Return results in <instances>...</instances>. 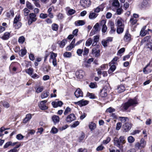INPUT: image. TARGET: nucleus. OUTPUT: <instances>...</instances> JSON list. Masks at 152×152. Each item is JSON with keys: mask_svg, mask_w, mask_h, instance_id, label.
I'll list each match as a JSON object with an SVG mask.
<instances>
[{"mask_svg": "<svg viewBox=\"0 0 152 152\" xmlns=\"http://www.w3.org/2000/svg\"><path fill=\"white\" fill-rule=\"evenodd\" d=\"M138 104V102L136 97L133 99H129L127 102L123 104L121 106L122 109L124 111H126L129 107H135Z\"/></svg>", "mask_w": 152, "mask_h": 152, "instance_id": "nucleus-1", "label": "nucleus"}, {"mask_svg": "<svg viewBox=\"0 0 152 152\" xmlns=\"http://www.w3.org/2000/svg\"><path fill=\"white\" fill-rule=\"evenodd\" d=\"M151 37V36L150 35L146 36L142 39L140 42L141 45L146 42L145 47L150 51H152V39L150 40Z\"/></svg>", "mask_w": 152, "mask_h": 152, "instance_id": "nucleus-2", "label": "nucleus"}, {"mask_svg": "<svg viewBox=\"0 0 152 152\" xmlns=\"http://www.w3.org/2000/svg\"><path fill=\"white\" fill-rule=\"evenodd\" d=\"M50 56L49 58V61L50 62H51V60H52V63L54 67H56L57 66V61L56 57L57 56V54L55 53L53 51L49 52Z\"/></svg>", "mask_w": 152, "mask_h": 152, "instance_id": "nucleus-3", "label": "nucleus"}, {"mask_svg": "<svg viewBox=\"0 0 152 152\" xmlns=\"http://www.w3.org/2000/svg\"><path fill=\"white\" fill-rule=\"evenodd\" d=\"M37 15L35 13H30L28 15V24L29 26H30L33 23L35 22L37 20Z\"/></svg>", "mask_w": 152, "mask_h": 152, "instance_id": "nucleus-4", "label": "nucleus"}, {"mask_svg": "<svg viewBox=\"0 0 152 152\" xmlns=\"http://www.w3.org/2000/svg\"><path fill=\"white\" fill-rule=\"evenodd\" d=\"M146 145V142L144 139H141L140 142H138L135 143L134 148L136 149H140L145 148Z\"/></svg>", "mask_w": 152, "mask_h": 152, "instance_id": "nucleus-5", "label": "nucleus"}, {"mask_svg": "<svg viewBox=\"0 0 152 152\" xmlns=\"http://www.w3.org/2000/svg\"><path fill=\"white\" fill-rule=\"evenodd\" d=\"M20 66V65L19 63L17 62H13L9 67V69L10 71L15 72Z\"/></svg>", "mask_w": 152, "mask_h": 152, "instance_id": "nucleus-6", "label": "nucleus"}, {"mask_svg": "<svg viewBox=\"0 0 152 152\" xmlns=\"http://www.w3.org/2000/svg\"><path fill=\"white\" fill-rule=\"evenodd\" d=\"M132 124L129 122H125L122 126L123 131L124 132H129L132 126Z\"/></svg>", "mask_w": 152, "mask_h": 152, "instance_id": "nucleus-7", "label": "nucleus"}, {"mask_svg": "<svg viewBox=\"0 0 152 152\" xmlns=\"http://www.w3.org/2000/svg\"><path fill=\"white\" fill-rule=\"evenodd\" d=\"M80 3L81 6L84 8L89 7L91 4L90 0H80Z\"/></svg>", "mask_w": 152, "mask_h": 152, "instance_id": "nucleus-8", "label": "nucleus"}, {"mask_svg": "<svg viewBox=\"0 0 152 152\" xmlns=\"http://www.w3.org/2000/svg\"><path fill=\"white\" fill-rule=\"evenodd\" d=\"M47 102V100H45L41 101L38 104V106L39 108L42 110H47L48 109V107L46 105V103Z\"/></svg>", "mask_w": 152, "mask_h": 152, "instance_id": "nucleus-9", "label": "nucleus"}, {"mask_svg": "<svg viewBox=\"0 0 152 152\" xmlns=\"http://www.w3.org/2000/svg\"><path fill=\"white\" fill-rule=\"evenodd\" d=\"M75 104H77L80 107L87 105L88 104L89 101L82 99L77 102H74Z\"/></svg>", "mask_w": 152, "mask_h": 152, "instance_id": "nucleus-10", "label": "nucleus"}, {"mask_svg": "<svg viewBox=\"0 0 152 152\" xmlns=\"http://www.w3.org/2000/svg\"><path fill=\"white\" fill-rule=\"evenodd\" d=\"M76 119V117L74 114L71 113L68 115L66 119V121L68 123H71Z\"/></svg>", "mask_w": 152, "mask_h": 152, "instance_id": "nucleus-11", "label": "nucleus"}, {"mask_svg": "<svg viewBox=\"0 0 152 152\" xmlns=\"http://www.w3.org/2000/svg\"><path fill=\"white\" fill-rule=\"evenodd\" d=\"M114 145L117 147H118L120 149L123 148V146L121 144L119 139L117 137H115L114 139Z\"/></svg>", "mask_w": 152, "mask_h": 152, "instance_id": "nucleus-12", "label": "nucleus"}, {"mask_svg": "<svg viewBox=\"0 0 152 152\" xmlns=\"http://www.w3.org/2000/svg\"><path fill=\"white\" fill-rule=\"evenodd\" d=\"M152 61V58H151V60L149 62L148 64L144 67L143 70V71L144 73L145 74H147L148 73L151 72L152 71V69H148V70H147L146 69L147 67L149 66L151 63V62Z\"/></svg>", "mask_w": 152, "mask_h": 152, "instance_id": "nucleus-13", "label": "nucleus"}, {"mask_svg": "<svg viewBox=\"0 0 152 152\" xmlns=\"http://www.w3.org/2000/svg\"><path fill=\"white\" fill-rule=\"evenodd\" d=\"M77 141L78 142L80 143L83 141L85 137V134L83 131L81 132L80 134L77 136Z\"/></svg>", "mask_w": 152, "mask_h": 152, "instance_id": "nucleus-14", "label": "nucleus"}, {"mask_svg": "<svg viewBox=\"0 0 152 152\" xmlns=\"http://www.w3.org/2000/svg\"><path fill=\"white\" fill-rule=\"evenodd\" d=\"M75 74L77 78L81 79L83 78L85 75V72L82 70H79L76 72Z\"/></svg>", "mask_w": 152, "mask_h": 152, "instance_id": "nucleus-15", "label": "nucleus"}, {"mask_svg": "<svg viewBox=\"0 0 152 152\" xmlns=\"http://www.w3.org/2000/svg\"><path fill=\"white\" fill-rule=\"evenodd\" d=\"M149 6V5L147 0H144L142 2L140 8L141 9H146Z\"/></svg>", "mask_w": 152, "mask_h": 152, "instance_id": "nucleus-16", "label": "nucleus"}, {"mask_svg": "<svg viewBox=\"0 0 152 152\" xmlns=\"http://www.w3.org/2000/svg\"><path fill=\"white\" fill-rule=\"evenodd\" d=\"M100 49L93 48L92 50L91 53L95 57H97L100 56Z\"/></svg>", "mask_w": 152, "mask_h": 152, "instance_id": "nucleus-17", "label": "nucleus"}, {"mask_svg": "<svg viewBox=\"0 0 152 152\" xmlns=\"http://www.w3.org/2000/svg\"><path fill=\"white\" fill-rule=\"evenodd\" d=\"M83 91L79 88L77 89L74 93L75 95L77 98L83 97Z\"/></svg>", "mask_w": 152, "mask_h": 152, "instance_id": "nucleus-18", "label": "nucleus"}, {"mask_svg": "<svg viewBox=\"0 0 152 152\" xmlns=\"http://www.w3.org/2000/svg\"><path fill=\"white\" fill-rule=\"evenodd\" d=\"M131 35L129 33V30H126L124 37V40L126 42H129L131 39Z\"/></svg>", "mask_w": 152, "mask_h": 152, "instance_id": "nucleus-19", "label": "nucleus"}, {"mask_svg": "<svg viewBox=\"0 0 152 152\" xmlns=\"http://www.w3.org/2000/svg\"><path fill=\"white\" fill-rule=\"evenodd\" d=\"M152 33V30L148 28L147 30H145L142 32V31H140V35L141 37H144L146 34H150Z\"/></svg>", "mask_w": 152, "mask_h": 152, "instance_id": "nucleus-20", "label": "nucleus"}, {"mask_svg": "<svg viewBox=\"0 0 152 152\" xmlns=\"http://www.w3.org/2000/svg\"><path fill=\"white\" fill-rule=\"evenodd\" d=\"M51 119L54 125H56L60 121L59 117L56 115H53L52 116Z\"/></svg>", "mask_w": 152, "mask_h": 152, "instance_id": "nucleus-21", "label": "nucleus"}, {"mask_svg": "<svg viewBox=\"0 0 152 152\" xmlns=\"http://www.w3.org/2000/svg\"><path fill=\"white\" fill-rule=\"evenodd\" d=\"M104 4H102L100 5H99L97 7L94 9V12H95L98 13L100 11H102L104 8Z\"/></svg>", "mask_w": 152, "mask_h": 152, "instance_id": "nucleus-22", "label": "nucleus"}, {"mask_svg": "<svg viewBox=\"0 0 152 152\" xmlns=\"http://www.w3.org/2000/svg\"><path fill=\"white\" fill-rule=\"evenodd\" d=\"M10 37V32H6L4 34L1 38L3 40H7Z\"/></svg>", "mask_w": 152, "mask_h": 152, "instance_id": "nucleus-23", "label": "nucleus"}, {"mask_svg": "<svg viewBox=\"0 0 152 152\" xmlns=\"http://www.w3.org/2000/svg\"><path fill=\"white\" fill-rule=\"evenodd\" d=\"M67 42V40L66 39H63L62 41L59 40L57 42V44H58L61 48H63Z\"/></svg>", "mask_w": 152, "mask_h": 152, "instance_id": "nucleus-24", "label": "nucleus"}, {"mask_svg": "<svg viewBox=\"0 0 152 152\" xmlns=\"http://www.w3.org/2000/svg\"><path fill=\"white\" fill-rule=\"evenodd\" d=\"M31 118L32 115L31 114H27L23 120V123L24 124H26L31 119Z\"/></svg>", "mask_w": 152, "mask_h": 152, "instance_id": "nucleus-25", "label": "nucleus"}, {"mask_svg": "<svg viewBox=\"0 0 152 152\" xmlns=\"http://www.w3.org/2000/svg\"><path fill=\"white\" fill-rule=\"evenodd\" d=\"M49 95V90H45L42 93L41 97L42 99H44L48 96Z\"/></svg>", "mask_w": 152, "mask_h": 152, "instance_id": "nucleus-26", "label": "nucleus"}, {"mask_svg": "<svg viewBox=\"0 0 152 152\" xmlns=\"http://www.w3.org/2000/svg\"><path fill=\"white\" fill-rule=\"evenodd\" d=\"M14 15V10L12 9L10 10L9 12H6L5 14V16L8 18H10L11 15L13 17Z\"/></svg>", "mask_w": 152, "mask_h": 152, "instance_id": "nucleus-27", "label": "nucleus"}, {"mask_svg": "<svg viewBox=\"0 0 152 152\" xmlns=\"http://www.w3.org/2000/svg\"><path fill=\"white\" fill-rule=\"evenodd\" d=\"M99 95L102 97H106L107 95V90L104 88L100 90Z\"/></svg>", "mask_w": 152, "mask_h": 152, "instance_id": "nucleus-28", "label": "nucleus"}, {"mask_svg": "<svg viewBox=\"0 0 152 152\" xmlns=\"http://www.w3.org/2000/svg\"><path fill=\"white\" fill-rule=\"evenodd\" d=\"M117 90L118 91V93H121L125 90V86L124 85H121L118 87V88H117Z\"/></svg>", "mask_w": 152, "mask_h": 152, "instance_id": "nucleus-29", "label": "nucleus"}, {"mask_svg": "<svg viewBox=\"0 0 152 152\" xmlns=\"http://www.w3.org/2000/svg\"><path fill=\"white\" fill-rule=\"evenodd\" d=\"M43 71L45 73L48 72L51 69V66L49 65L44 66L42 68Z\"/></svg>", "mask_w": 152, "mask_h": 152, "instance_id": "nucleus-30", "label": "nucleus"}, {"mask_svg": "<svg viewBox=\"0 0 152 152\" xmlns=\"http://www.w3.org/2000/svg\"><path fill=\"white\" fill-rule=\"evenodd\" d=\"M94 41L93 42L92 44V46H95L99 41V35H96L94 37Z\"/></svg>", "mask_w": 152, "mask_h": 152, "instance_id": "nucleus-31", "label": "nucleus"}, {"mask_svg": "<svg viewBox=\"0 0 152 152\" xmlns=\"http://www.w3.org/2000/svg\"><path fill=\"white\" fill-rule=\"evenodd\" d=\"M110 26L111 30L110 31V34L114 33L116 29L114 28V24L113 22H112L110 23Z\"/></svg>", "mask_w": 152, "mask_h": 152, "instance_id": "nucleus-32", "label": "nucleus"}, {"mask_svg": "<svg viewBox=\"0 0 152 152\" xmlns=\"http://www.w3.org/2000/svg\"><path fill=\"white\" fill-rule=\"evenodd\" d=\"M0 104H2L3 107L6 108H8L10 107L9 103L7 101H3L0 102Z\"/></svg>", "mask_w": 152, "mask_h": 152, "instance_id": "nucleus-33", "label": "nucleus"}, {"mask_svg": "<svg viewBox=\"0 0 152 152\" xmlns=\"http://www.w3.org/2000/svg\"><path fill=\"white\" fill-rule=\"evenodd\" d=\"M96 127V124L93 122H91L89 125V128L91 131H92L95 129Z\"/></svg>", "mask_w": 152, "mask_h": 152, "instance_id": "nucleus-34", "label": "nucleus"}, {"mask_svg": "<svg viewBox=\"0 0 152 152\" xmlns=\"http://www.w3.org/2000/svg\"><path fill=\"white\" fill-rule=\"evenodd\" d=\"M116 69V66L114 64L112 65L109 69L108 72L109 74H111L113 73Z\"/></svg>", "mask_w": 152, "mask_h": 152, "instance_id": "nucleus-35", "label": "nucleus"}, {"mask_svg": "<svg viewBox=\"0 0 152 152\" xmlns=\"http://www.w3.org/2000/svg\"><path fill=\"white\" fill-rule=\"evenodd\" d=\"M116 26L117 27H124V25L122 22L121 19H118L117 22Z\"/></svg>", "mask_w": 152, "mask_h": 152, "instance_id": "nucleus-36", "label": "nucleus"}, {"mask_svg": "<svg viewBox=\"0 0 152 152\" xmlns=\"http://www.w3.org/2000/svg\"><path fill=\"white\" fill-rule=\"evenodd\" d=\"M76 26H82L85 24V22L83 20H78L75 22Z\"/></svg>", "mask_w": 152, "mask_h": 152, "instance_id": "nucleus-37", "label": "nucleus"}, {"mask_svg": "<svg viewBox=\"0 0 152 152\" xmlns=\"http://www.w3.org/2000/svg\"><path fill=\"white\" fill-rule=\"evenodd\" d=\"M86 96L89 97L91 99H95L97 98V97L94 94L90 93L88 92L87 93Z\"/></svg>", "mask_w": 152, "mask_h": 152, "instance_id": "nucleus-38", "label": "nucleus"}, {"mask_svg": "<svg viewBox=\"0 0 152 152\" xmlns=\"http://www.w3.org/2000/svg\"><path fill=\"white\" fill-rule=\"evenodd\" d=\"M34 71V69L32 67H30L26 70V72L30 76H31L33 74Z\"/></svg>", "mask_w": 152, "mask_h": 152, "instance_id": "nucleus-39", "label": "nucleus"}, {"mask_svg": "<svg viewBox=\"0 0 152 152\" xmlns=\"http://www.w3.org/2000/svg\"><path fill=\"white\" fill-rule=\"evenodd\" d=\"M50 53L48 51V50H46L45 51V55L44 57V62L45 63L47 61V58L49 56Z\"/></svg>", "mask_w": 152, "mask_h": 152, "instance_id": "nucleus-40", "label": "nucleus"}, {"mask_svg": "<svg viewBox=\"0 0 152 152\" xmlns=\"http://www.w3.org/2000/svg\"><path fill=\"white\" fill-rule=\"evenodd\" d=\"M58 25L56 23H53L51 26L52 29L53 31H57L58 30Z\"/></svg>", "mask_w": 152, "mask_h": 152, "instance_id": "nucleus-41", "label": "nucleus"}, {"mask_svg": "<svg viewBox=\"0 0 152 152\" xmlns=\"http://www.w3.org/2000/svg\"><path fill=\"white\" fill-rule=\"evenodd\" d=\"M98 15L96 14L94 12H90L89 15V18L90 19H92L95 18Z\"/></svg>", "mask_w": 152, "mask_h": 152, "instance_id": "nucleus-42", "label": "nucleus"}, {"mask_svg": "<svg viewBox=\"0 0 152 152\" xmlns=\"http://www.w3.org/2000/svg\"><path fill=\"white\" fill-rule=\"evenodd\" d=\"M89 87L91 88H94L97 87V83L95 82H91L89 85Z\"/></svg>", "mask_w": 152, "mask_h": 152, "instance_id": "nucleus-43", "label": "nucleus"}, {"mask_svg": "<svg viewBox=\"0 0 152 152\" xmlns=\"http://www.w3.org/2000/svg\"><path fill=\"white\" fill-rule=\"evenodd\" d=\"M124 27H117V32L118 34H120L122 33L124 31Z\"/></svg>", "mask_w": 152, "mask_h": 152, "instance_id": "nucleus-44", "label": "nucleus"}, {"mask_svg": "<svg viewBox=\"0 0 152 152\" xmlns=\"http://www.w3.org/2000/svg\"><path fill=\"white\" fill-rule=\"evenodd\" d=\"M13 26L16 29H19L22 26V23L20 22L17 23H14Z\"/></svg>", "mask_w": 152, "mask_h": 152, "instance_id": "nucleus-45", "label": "nucleus"}, {"mask_svg": "<svg viewBox=\"0 0 152 152\" xmlns=\"http://www.w3.org/2000/svg\"><path fill=\"white\" fill-rule=\"evenodd\" d=\"M92 40L91 38H88L86 42V46H90L92 43Z\"/></svg>", "mask_w": 152, "mask_h": 152, "instance_id": "nucleus-46", "label": "nucleus"}, {"mask_svg": "<svg viewBox=\"0 0 152 152\" xmlns=\"http://www.w3.org/2000/svg\"><path fill=\"white\" fill-rule=\"evenodd\" d=\"M20 51L21 53L20 54V52L19 53V54L20 55L21 57L23 56L26 54L27 53V50L25 48L24 49H22Z\"/></svg>", "mask_w": 152, "mask_h": 152, "instance_id": "nucleus-47", "label": "nucleus"}, {"mask_svg": "<svg viewBox=\"0 0 152 152\" xmlns=\"http://www.w3.org/2000/svg\"><path fill=\"white\" fill-rule=\"evenodd\" d=\"M112 5L114 7H119L120 4L118 0H114L112 3Z\"/></svg>", "mask_w": 152, "mask_h": 152, "instance_id": "nucleus-48", "label": "nucleus"}, {"mask_svg": "<svg viewBox=\"0 0 152 152\" xmlns=\"http://www.w3.org/2000/svg\"><path fill=\"white\" fill-rule=\"evenodd\" d=\"M127 140L129 142L132 143L135 141L134 138L132 136H129L127 138Z\"/></svg>", "mask_w": 152, "mask_h": 152, "instance_id": "nucleus-49", "label": "nucleus"}, {"mask_svg": "<svg viewBox=\"0 0 152 152\" xmlns=\"http://www.w3.org/2000/svg\"><path fill=\"white\" fill-rule=\"evenodd\" d=\"M20 18V15H17L15 18H14L13 20V24L16 23H17L19 22Z\"/></svg>", "mask_w": 152, "mask_h": 152, "instance_id": "nucleus-50", "label": "nucleus"}, {"mask_svg": "<svg viewBox=\"0 0 152 152\" xmlns=\"http://www.w3.org/2000/svg\"><path fill=\"white\" fill-rule=\"evenodd\" d=\"M26 6L28 8L29 10H32L33 9V6L31 3L28 1H27L26 2Z\"/></svg>", "mask_w": 152, "mask_h": 152, "instance_id": "nucleus-51", "label": "nucleus"}, {"mask_svg": "<svg viewBox=\"0 0 152 152\" xmlns=\"http://www.w3.org/2000/svg\"><path fill=\"white\" fill-rule=\"evenodd\" d=\"M120 142L121 144L123 145L126 143V141L125 140L124 137V136H121L119 138Z\"/></svg>", "mask_w": 152, "mask_h": 152, "instance_id": "nucleus-52", "label": "nucleus"}, {"mask_svg": "<svg viewBox=\"0 0 152 152\" xmlns=\"http://www.w3.org/2000/svg\"><path fill=\"white\" fill-rule=\"evenodd\" d=\"M71 111V109L69 107H67L64 112V114L66 115Z\"/></svg>", "mask_w": 152, "mask_h": 152, "instance_id": "nucleus-53", "label": "nucleus"}, {"mask_svg": "<svg viewBox=\"0 0 152 152\" xmlns=\"http://www.w3.org/2000/svg\"><path fill=\"white\" fill-rule=\"evenodd\" d=\"M23 14L25 16H26L28 15V13L30 12V10H28V9L27 8H24L23 10Z\"/></svg>", "mask_w": 152, "mask_h": 152, "instance_id": "nucleus-54", "label": "nucleus"}, {"mask_svg": "<svg viewBox=\"0 0 152 152\" xmlns=\"http://www.w3.org/2000/svg\"><path fill=\"white\" fill-rule=\"evenodd\" d=\"M63 56L65 57L69 58L72 56V53L70 52H65L63 54Z\"/></svg>", "mask_w": 152, "mask_h": 152, "instance_id": "nucleus-55", "label": "nucleus"}, {"mask_svg": "<svg viewBox=\"0 0 152 152\" xmlns=\"http://www.w3.org/2000/svg\"><path fill=\"white\" fill-rule=\"evenodd\" d=\"M125 48H123L119 50L118 51L117 53V55L118 56H121V55H120V54L124 53L125 51Z\"/></svg>", "mask_w": 152, "mask_h": 152, "instance_id": "nucleus-56", "label": "nucleus"}, {"mask_svg": "<svg viewBox=\"0 0 152 152\" xmlns=\"http://www.w3.org/2000/svg\"><path fill=\"white\" fill-rule=\"evenodd\" d=\"M76 11L73 9H70L68 11V15H72L75 14Z\"/></svg>", "mask_w": 152, "mask_h": 152, "instance_id": "nucleus-57", "label": "nucleus"}, {"mask_svg": "<svg viewBox=\"0 0 152 152\" xmlns=\"http://www.w3.org/2000/svg\"><path fill=\"white\" fill-rule=\"evenodd\" d=\"M99 24L98 23H96L95 25L94 26L93 29L95 30L96 31H99L100 29L99 28Z\"/></svg>", "mask_w": 152, "mask_h": 152, "instance_id": "nucleus-58", "label": "nucleus"}, {"mask_svg": "<svg viewBox=\"0 0 152 152\" xmlns=\"http://www.w3.org/2000/svg\"><path fill=\"white\" fill-rule=\"evenodd\" d=\"M119 59V58L117 56H115L114 57V58L112 60L111 62H110V63L112 64H116L117 62V61Z\"/></svg>", "mask_w": 152, "mask_h": 152, "instance_id": "nucleus-59", "label": "nucleus"}, {"mask_svg": "<svg viewBox=\"0 0 152 152\" xmlns=\"http://www.w3.org/2000/svg\"><path fill=\"white\" fill-rule=\"evenodd\" d=\"M130 22L132 25H134L136 23L137 20L136 19H134V18H132L130 20Z\"/></svg>", "mask_w": 152, "mask_h": 152, "instance_id": "nucleus-60", "label": "nucleus"}, {"mask_svg": "<svg viewBox=\"0 0 152 152\" xmlns=\"http://www.w3.org/2000/svg\"><path fill=\"white\" fill-rule=\"evenodd\" d=\"M118 119L121 122H125L127 119H128V118L127 117L119 116L118 118Z\"/></svg>", "mask_w": 152, "mask_h": 152, "instance_id": "nucleus-61", "label": "nucleus"}, {"mask_svg": "<svg viewBox=\"0 0 152 152\" xmlns=\"http://www.w3.org/2000/svg\"><path fill=\"white\" fill-rule=\"evenodd\" d=\"M25 38L23 36H21L18 39V41L19 42L23 43L25 41Z\"/></svg>", "mask_w": 152, "mask_h": 152, "instance_id": "nucleus-62", "label": "nucleus"}, {"mask_svg": "<svg viewBox=\"0 0 152 152\" xmlns=\"http://www.w3.org/2000/svg\"><path fill=\"white\" fill-rule=\"evenodd\" d=\"M89 50L88 48L85 47L83 51V55L84 56L87 55L89 53Z\"/></svg>", "mask_w": 152, "mask_h": 152, "instance_id": "nucleus-63", "label": "nucleus"}, {"mask_svg": "<svg viewBox=\"0 0 152 152\" xmlns=\"http://www.w3.org/2000/svg\"><path fill=\"white\" fill-rule=\"evenodd\" d=\"M58 132V129L55 127L53 126L52 127L50 131V132L53 134H56Z\"/></svg>", "mask_w": 152, "mask_h": 152, "instance_id": "nucleus-64", "label": "nucleus"}]
</instances>
